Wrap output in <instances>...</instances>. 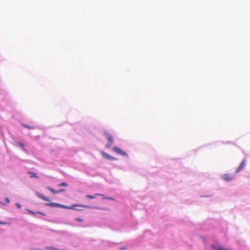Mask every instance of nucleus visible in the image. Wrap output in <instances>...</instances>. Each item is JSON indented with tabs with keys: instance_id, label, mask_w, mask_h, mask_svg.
Returning a JSON list of instances; mask_svg holds the SVG:
<instances>
[{
	"instance_id": "obj_1",
	"label": "nucleus",
	"mask_w": 250,
	"mask_h": 250,
	"mask_svg": "<svg viewBox=\"0 0 250 250\" xmlns=\"http://www.w3.org/2000/svg\"><path fill=\"white\" fill-rule=\"evenodd\" d=\"M76 207H83V208H94L98 209V208H96V207H90V206H88L87 205H81V204H75V205H72L70 207L61 204V206H60L59 208H65V209H75V208Z\"/></svg>"
},
{
	"instance_id": "obj_2",
	"label": "nucleus",
	"mask_w": 250,
	"mask_h": 250,
	"mask_svg": "<svg viewBox=\"0 0 250 250\" xmlns=\"http://www.w3.org/2000/svg\"><path fill=\"white\" fill-rule=\"evenodd\" d=\"M105 135H106V138L108 141V143L106 145V147L109 148L112 146L114 142V139L112 135L109 133H105Z\"/></svg>"
},
{
	"instance_id": "obj_3",
	"label": "nucleus",
	"mask_w": 250,
	"mask_h": 250,
	"mask_svg": "<svg viewBox=\"0 0 250 250\" xmlns=\"http://www.w3.org/2000/svg\"><path fill=\"white\" fill-rule=\"evenodd\" d=\"M222 178L227 182H230L233 180L235 178V176L234 175H231L230 174H225L222 175Z\"/></svg>"
},
{
	"instance_id": "obj_4",
	"label": "nucleus",
	"mask_w": 250,
	"mask_h": 250,
	"mask_svg": "<svg viewBox=\"0 0 250 250\" xmlns=\"http://www.w3.org/2000/svg\"><path fill=\"white\" fill-rule=\"evenodd\" d=\"M113 150L116 153L124 156H127V154L125 152L123 151L121 148L117 146H114Z\"/></svg>"
},
{
	"instance_id": "obj_5",
	"label": "nucleus",
	"mask_w": 250,
	"mask_h": 250,
	"mask_svg": "<svg viewBox=\"0 0 250 250\" xmlns=\"http://www.w3.org/2000/svg\"><path fill=\"white\" fill-rule=\"evenodd\" d=\"M246 165V162L245 160H244L243 161H242L241 162V163L240 164V166L238 167V168L236 171V172L238 173L239 171H240L241 170H242L245 167Z\"/></svg>"
},
{
	"instance_id": "obj_6",
	"label": "nucleus",
	"mask_w": 250,
	"mask_h": 250,
	"mask_svg": "<svg viewBox=\"0 0 250 250\" xmlns=\"http://www.w3.org/2000/svg\"><path fill=\"white\" fill-rule=\"evenodd\" d=\"M48 189L50 191H51L53 194L60 193L61 192H64L65 191V189H61L59 190H54L53 188H48Z\"/></svg>"
},
{
	"instance_id": "obj_7",
	"label": "nucleus",
	"mask_w": 250,
	"mask_h": 250,
	"mask_svg": "<svg viewBox=\"0 0 250 250\" xmlns=\"http://www.w3.org/2000/svg\"><path fill=\"white\" fill-rule=\"evenodd\" d=\"M96 196H104V195L100 194V193H96L95 194V196H92V195H86V197L88 198L89 199H94Z\"/></svg>"
},
{
	"instance_id": "obj_8",
	"label": "nucleus",
	"mask_w": 250,
	"mask_h": 250,
	"mask_svg": "<svg viewBox=\"0 0 250 250\" xmlns=\"http://www.w3.org/2000/svg\"><path fill=\"white\" fill-rule=\"evenodd\" d=\"M46 205L51 207H59L61 206V204L56 203H47Z\"/></svg>"
},
{
	"instance_id": "obj_9",
	"label": "nucleus",
	"mask_w": 250,
	"mask_h": 250,
	"mask_svg": "<svg viewBox=\"0 0 250 250\" xmlns=\"http://www.w3.org/2000/svg\"><path fill=\"white\" fill-rule=\"evenodd\" d=\"M28 173L29 174H31L30 177L31 178H39V177L37 175V174L35 172L29 171Z\"/></svg>"
},
{
	"instance_id": "obj_10",
	"label": "nucleus",
	"mask_w": 250,
	"mask_h": 250,
	"mask_svg": "<svg viewBox=\"0 0 250 250\" xmlns=\"http://www.w3.org/2000/svg\"><path fill=\"white\" fill-rule=\"evenodd\" d=\"M39 197H40V198L42 199L43 200L45 201H49V199L48 198L44 196H43L42 195H39Z\"/></svg>"
},
{
	"instance_id": "obj_11",
	"label": "nucleus",
	"mask_w": 250,
	"mask_h": 250,
	"mask_svg": "<svg viewBox=\"0 0 250 250\" xmlns=\"http://www.w3.org/2000/svg\"><path fill=\"white\" fill-rule=\"evenodd\" d=\"M16 144L17 146H20L21 147H23L25 146V145L23 143H22V142H16Z\"/></svg>"
},
{
	"instance_id": "obj_12",
	"label": "nucleus",
	"mask_w": 250,
	"mask_h": 250,
	"mask_svg": "<svg viewBox=\"0 0 250 250\" xmlns=\"http://www.w3.org/2000/svg\"><path fill=\"white\" fill-rule=\"evenodd\" d=\"M101 154L102 155L104 158H106V159H107L108 158V156L109 155V154H107L106 153L104 152H101Z\"/></svg>"
},
{
	"instance_id": "obj_13",
	"label": "nucleus",
	"mask_w": 250,
	"mask_h": 250,
	"mask_svg": "<svg viewBox=\"0 0 250 250\" xmlns=\"http://www.w3.org/2000/svg\"><path fill=\"white\" fill-rule=\"evenodd\" d=\"M107 159H108L109 160H111V161H113V160H116V158L110 156V155H109L108 157V158Z\"/></svg>"
},
{
	"instance_id": "obj_14",
	"label": "nucleus",
	"mask_w": 250,
	"mask_h": 250,
	"mask_svg": "<svg viewBox=\"0 0 250 250\" xmlns=\"http://www.w3.org/2000/svg\"><path fill=\"white\" fill-rule=\"evenodd\" d=\"M59 187H67V184L65 183V182H62V183H61L59 185Z\"/></svg>"
},
{
	"instance_id": "obj_15",
	"label": "nucleus",
	"mask_w": 250,
	"mask_h": 250,
	"mask_svg": "<svg viewBox=\"0 0 250 250\" xmlns=\"http://www.w3.org/2000/svg\"><path fill=\"white\" fill-rule=\"evenodd\" d=\"M23 125L26 128H27L28 129H33L34 127H32V126H29V125Z\"/></svg>"
},
{
	"instance_id": "obj_16",
	"label": "nucleus",
	"mask_w": 250,
	"mask_h": 250,
	"mask_svg": "<svg viewBox=\"0 0 250 250\" xmlns=\"http://www.w3.org/2000/svg\"><path fill=\"white\" fill-rule=\"evenodd\" d=\"M47 249L51 250H59L58 249L53 248V247H47Z\"/></svg>"
},
{
	"instance_id": "obj_17",
	"label": "nucleus",
	"mask_w": 250,
	"mask_h": 250,
	"mask_svg": "<svg viewBox=\"0 0 250 250\" xmlns=\"http://www.w3.org/2000/svg\"><path fill=\"white\" fill-rule=\"evenodd\" d=\"M76 220L77 221H79V222H82L83 221V219H81V218H77L76 219Z\"/></svg>"
},
{
	"instance_id": "obj_18",
	"label": "nucleus",
	"mask_w": 250,
	"mask_h": 250,
	"mask_svg": "<svg viewBox=\"0 0 250 250\" xmlns=\"http://www.w3.org/2000/svg\"><path fill=\"white\" fill-rule=\"evenodd\" d=\"M218 250H228L227 249H224V248H219L217 249Z\"/></svg>"
},
{
	"instance_id": "obj_19",
	"label": "nucleus",
	"mask_w": 250,
	"mask_h": 250,
	"mask_svg": "<svg viewBox=\"0 0 250 250\" xmlns=\"http://www.w3.org/2000/svg\"><path fill=\"white\" fill-rule=\"evenodd\" d=\"M5 200H6V201L8 203H10V200H9V198H5Z\"/></svg>"
},
{
	"instance_id": "obj_20",
	"label": "nucleus",
	"mask_w": 250,
	"mask_h": 250,
	"mask_svg": "<svg viewBox=\"0 0 250 250\" xmlns=\"http://www.w3.org/2000/svg\"><path fill=\"white\" fill-rule=\"evenodd\" d=\"M17 207L19 208H21V205L19 204H17Z\"/></svg>"
},
{
	"instance_id": "obj_21",
	"label": "nucleus",
	"mask_w": 250,
	"mask_h": 250,
	"mask_svg": "<svg viewBox=\"0 0 250 250\" xmlns=\"http://www.w3.org/2000/svg\"><path fill=\"white\" fill-rule=\"evenodd\" d=\"M104 198H106V199H109V200H113V198H108V197H104Z\"/></svg>"
},
{
	"instance_id": "obj_22",
	"label": "nucleus",
	"mask_w": 250,
	"mask_h": 250,
	"mask_svg": "<svg viewBox=\"0 0 250 250\" xmlns=\"http://www.w3.org/2000/svg\"><path fill=\"white\" fill-rule=\"evenodd\" d=\"M0 224H3V225L5 224V223H2V222H0Z\"/></svg>"
},
{
	"instance_id": "obj_23",
	"label": "nucleus",
	"mask_w": 250,
	"mask_h": 250,
	"mask_svg": "<svg viewBox=\"0 0 250 250\" xmlns=\"http://www.w3.org/2000/svg\"><path fill=\"white\" fill-rule=\"evenodd\" d=\"M30 212L32 213L33 214H35V213L33 212V211H30Z\"/></svg>"
},
{
	"instance_id": "obj_24",
	"label": "nucleus",
	"mask_w": 250,
	"mask_h": 250,
	"mask_svg": "<svg viewBox=\"0 0 250 250\" xmlns=\"http://www.w3.org/2000/svg\"><path fill=\"white\" fill-rule=\"evenodd\" d=\"M40 214H43L44 215L43 213H42V212H39Z\"/></svg>"
}]
</instances>
